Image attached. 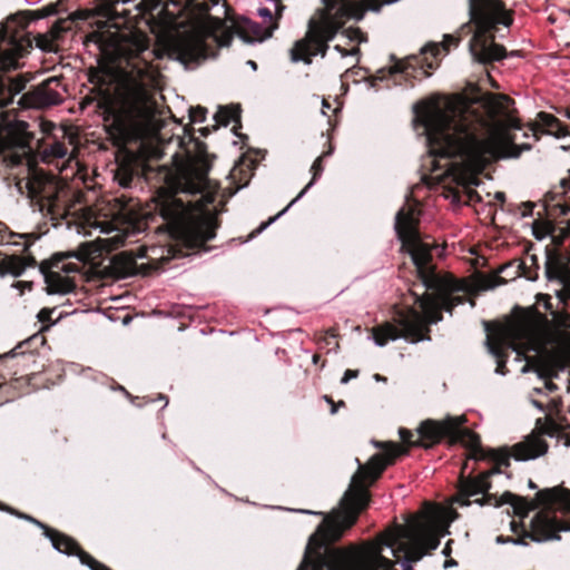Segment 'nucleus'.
Returning <instances> with one entry per match:
<instances>
[{
    "instance_id": "nucleus-1",
    "label": "nucleus",
    "mask_w": 570,
    "mask_h": 570,
    "mask_svg": "<svg viewBox=\"0 0 570 570\" xmlns=\"http://www.w3.org/2000/svg\"><path fill=\"white\" fill-rule=\"evenodd\" d=\"M376 445L383 448V453L373 455L365 465L360 464L341 500L340 509L324 518L311 535L297 570H413V562L439 547L440 538L434 528L422 521L394 525L361 546L345 549L328 546L356 522L370 501L367 488L389 464L405 452L394 442Z\"/></svg>"
},
{
    "instance_id": "nucleus-2",
    "label": "nucleus",
    "mask_w": 570,
    "mask_h": 570,
    "mask_svg": "<svg viewBox=\"0 0 570 570\" xmlns=\"http://www.w3.org/2000/svg\"><path fill=\"white\" fill-rule=\"evenodd\" d=\"M514 101L505 95L485 96L479 108L450 100H428L414 106L416 125L426 136L431 171L458 185L476 184V175L498 158H517L531 148L517 144L520 121Z\"/></svg>"
},
{
    "instance_id": "nucleus-3",
    "label": "nucleus",
    "mask_w": 570,
    "mask_h": 570,
    "mask_svg": "<svg viewBox=\"0 0 570 570\" xmlns=\"http://www.w3.org/2000/svg\"><path fill=\"white\" fill-rule=\"evenodd\" d=\"M419 212L414 205L403 206L395 217V232L402 242V248L406 250L415 266L424 292L419 294L411 289L414 303L420 311L409 307L400 311L395 316L396 324L384 323L372 328V338L377 346H384L390 341L400 337L411 342L429 340V324H435L442 320V311L450 312L456 305L463 304L464 285L449 274L436 271L432 263V250L438 246L434 242L424 240L417 229Z\"/></svg>"
},
{
    "instance_id": "nucleus-4",
    "label": "nucleus",
    "mask_w": 570,
    "mask_h": 570,
    "mask_svg": "<svg viewBox=\"0 0 570 570\" xmlns=\"http://www.w3.org/2000/svg\"><path fill=\"white\" fill-rule=\"evenodd\" d=\"M87 42L95 43L117 65L120 75L117 98L124 120L132 127L150 121L156 109L151 90L159 71L153 65L155 52L148 36L139 30L94 31L87 36Z\"/></svg>"
},
{
    "instance_id": "nucleus-5",
    "label": "nucleus",
    "mask_w": 570,
    "mask_h": 570,
    "mask_svg": "<svg viewBox=\"0 0 570 570\" xmlns=\"http://www.w3.org/2000/svg\"><path fill=\"white\" fill-rule=\"evenodd\" d=\"M465 421L464 415L449 416L442 421L426 420L417 429L415 440H412L414 434L410 430L400 429L399 434L404 443L423 448H430L442 439H449L451 443H461L469 450L468 459L474 461L489 460L495 463V466L481 472L476 476L461 478L459 492L454 499V502L459 505L468 507L476 503L480 507L485 504L500 507L511 504L517 512H527L529 510L527 501L511 492H504L500 499L488 493L491 488L489 478L501 473V465H509L510 455L495 450H484L481 446L479 435L462 426Z\"/></svg>"
},
{
    "instance_id": "nucleus-6",
    "label": "nucleus",
    "mask_w": 570,
    "mask_h": 570,
    "mask_svg": "<svg viewBox=\"0 0 570 570\" xmlns=\"http://www.w3.org/2000/svg\"><path fill=\"white\" fill-rule=\"evenodd\" d=\"M208 170L206 163L184 168L175 193L164 196L158 206L161 217L180 229L190 248H202L215 237L214 219L204 213L205 207L215 200L213 194L205 193L209 184Z\"/></svg>"
},
{
    "instance_id": "nucleus-7",
    "label": "nucleus",
    "mask_w": 570,
    "mask_h": 570,
    "mask_svg": "<svg viewBox=\"0 0 570 570\" xmlns=\"http://www.w3.org/2000/svg\"><path fill=\"white\" fill-rule=\"evenodd\" d=\"M274 2L275 14L269 8H259L258 16L263 19L258 23L247 17H237L232 26L227 27L219 18L207 16L186 32L176 43L178 59L183 62H198L215 57L217 49L228 47L233 36L237 35L244 42H263L271 38L278 28L285 6L279 0Z\"/></svg>"
},
{
    "instance_id": "nucleus-8",
    "label": "nucleus",
    "mask_w": 570,
    "mask_h": 570,
    "mask_svg": "<svg viewBox=\"0 0 570 570\" xmlns=\"http://www.w3.org/2000/svg\"><path fill=\"white\" fill-rule=\"evenodd\" d=\"M324 8L320 9L318 18L308 21L305 37L297 40L291 49L293 62L311 63L312 58L321 55L325 57L328 42L332 41L344 24L345 19L361 20L365 8L362 3L352 0H323Z\"/></svg>"
},
{
    "instance_id": "nucleus-9",
    "label": "nucleus",
    "mask_w": 570,
    "mask_h": 570,
    "mask_svg": "<svg viewBox=\"0 0 570 570\" xmlns=\"http://www.w3.org/2000/svg\"><path fill=\"white\" fill-rule=\"evenodd\" d=\"M470 21L462 31L472 32L469 49L473 59L487 65L504 58V47L494 42L500 26L512 24V17L502 0H468Z\"/></svg>"
},
{
    "instance_id": "nucleus-10",
    "label": "nucleus",
    "mask_w": 570,
    "mask_h": 570,
    "mask_svg": "<svg viewBox=\"0 0 570 570\" xmlns=\"http://www.w3.org/2000/svg\"><path fill=\"white\" fill-rule=\"evenodd\" d=\"M28 20L12 16L0 28V108L12 102L26 82L20 77L7 76L19 68V59L31 48V39L26 33Z\"/></svg>"
},
{
    "instance_id": "nucleus-11",
    "label": "nucleus",
    "mask_w": 570,
    "mask_h": 570,
    "mask_svg": "<svg viewBox=\"0 0 570 570\" xmlns=\"http://www.w3.org/2000/svg\"><path fill=\"white\" fill-rule=\"evenodd\" d=\"M539 504L549 509L538 512L531 521L533 541L560 539L558 532L570 531V491L558 488L546 489L537 493Z\"/></svg>"
},
{
    "instance_id": "nucleus-12",
    "label": "nucleus",
    "mask_w": 570,
    "mask_h": 570,
    "mask_svg": "<svg viewBox=\"0 0 570 570\" xmlns=\"http://www.w3.org/2000/svg\"><path fill=\"white\" fill-rule=\"evenodd\" d=\"M487 345L490 353L497 360L495 372L504 375L507 373V351L513 350L518 356L527 352H539L543 346L541 330L531 322H521L508 328L504 333L489 335Z\"/></svg>"
},
{
    "instance_id": "nucleus-13",
    "label": "nucleus",
    "mask_w": 570,
    "mask_h": 570,
    "mask_svg": "<svg viewBox=\"0 0 570 570\" xmlns=\"http://www.w3.org/2000/svg\"><path fill=\"white\" fill-rule=\"evenodd\" d=\"M76 257L80 263L92 258L90 244H83L77 253L56 254L48 261H42L39 269L45 277L48 294H68L76 287L70 273H80L81 266L78 263H66L67 258Z\"/></svg>"
},
{
    "instance_id": "nucleus-14",
    "label": "nucleus",
    "mask_w": 570,
    "mask_h": 570,
    "mask_svg": "<svg viewBox=\"0 0 570 570\" xmlns=\"http://www.w3.org/2000/svg\"><path fill=\"white\" fill-rule=\"evenodd\" d=\"M463 33H466V31H462V28L460 29L459 36L454 35H445L443 45L440 47L439 45H429L425 46L421 50L420 57H411L406 59L405 61L399 60L396 61L390 69V73H404L406 77L416 76V67H419L420 75L422 77L430 76V70L435 69L438 63L435 61L438 55L443 50L448 52L451 47H456L463 36Z\"/></svg>"
},
{
    "instance_id": "nucleus-15",
    "label": "nucleus",
    "mask_w": 570,
    "mask_h": 570,
    "mask_svg": "<svg viewBox=\"0 0 570 570\" xmlns=\"http://www.w3.org/2000/svg\"><path fill=\"white\" fill-rule=\"evenodd\" d=\"M19 517L29 520L37 524L38 527L45 530V535L50 539L53 548L59 552L66 553L68 556H77L82 564L88 566L91 570H110L105 564L97 561L89 553L83 551L78 543L70 537L60 533L49 527L45 525L40 521L33 519L32 517L19 514Z\"/></svg>"
},
{
    "instance_id": "nucleus-16",
    "label": "nucleus",
    "mask_w": 570,
    "mask_h": 570,
    "mask_svg": "<svg viewBox=\"0 0 570 570\" xmlns=\"http://www.w3.org/2000/svg\"><path fill=\"white\" fill-rule=\"evenodd\" d=\"M28 124L11 111L0 114V140L4 147L23 146L28 142Z\"/></svg>"
},
{
    "instance_id": "nucleus-17",
    "label": "nucleus",
    "mask_w": 570,
    "mask_h": 570,
    "mask_svg": "<svg viewBox=\"0 0 570 570\" xmlns=\"http://www.w3.org/2000/svg\"><path fill=\"white\" fill-rule=\"evenodd\" d=\"M60 87V79L50 77L28 92L27 97L30 105L35 108H46L60 104L62 101V96L59 90Z\"/></svg>"
},
{
    "instance_id": "nucleus-18",
    "label": "nucleus",
    "mask_w": 570,
    "mask_h": 570,
    "mask_svg": "<svg viewBox=\"0 0 570 570\" xmlns=\"http://www.w3.org/2000/svg\"><path fill=\"white\" fill-rule=\"evenodd\" d=\"M512 455L515 460L527 461L543 455L548 451V444L541 432H532L522 442L517 443Z\"/></svg>"
},
{
    "instance_id": "nucleus-19",
    "label": "nucleus",
    "mask_w": 570,
    "mask_h": 570,
    "mask_svg": "<svg viewBox=\"0 0 570 570\" xmlns=\"http://www.w3.org/2000/svg\"><path fill=\"white\" fill-rule=\"evenodd\" d=\"M539 131L553 135L558 138L564 137L568 134L566 127L557 117L543 111L538 114L535 124L523 131L522 137L529 138V132H531L533 139L537 140Z\"/></svg>"
},
{
    "instance_id": "nucleus-20",
    "label": "nucleus",
    "mask_w": 570,
    "mask_h": 570,
    "mask_svg": "<svg viewBox=\"0 0 570 570\" xmlns=\"http://www.w3.org/2000/svg\"><path fill=\"white\" fill-rule=\"evenodd\" d=\"M36 265V259L33 256H16V255H6L0 257V276L12 275L18 277L22 275L27 267H33Z\"/></svg>"
},
{
    "instance_id": "nucleus-21",
    "label": "nucleus",
    "mask_w": 570,
    "mask_h": 570,
    "mask_svg": "<svg viewBox=\"0 0 570 570\" xmlns=\"http://www.w3.org/2000/svg\"><path fill=\"white\" fill-rule=\"evenodd\" d=\"M570 264V254H549L546 262V275L549 279H558L564 283Z\"/></svg>"
},
{
    "instance_id": "nucleus-22",
    "label": "nucleus",
    "mask_w": 570,
    "mask_h": 570,
    "mask_svg": "<svg viewBox=\"0 0 570 570\" xmlns=\"http://www.w3.org/2000/svg\"><path fill=\"white\" fill-rule=\"evenodd\" d=\"M558 389V386L551 381H546L543 383V387H534L532 392L529 394L530 402L540 411H548L549 413L559 411V406L561 401L559 399H550L548 404L544 405L541 401L535 399V395L542 394L543 391L553 392Z\"/></svg>"
},
{
    "instance_id": "nucleus-23",
    "label": "nucleus",
    "mask_w": 570,
    "mask_h": 570,
    "mask_svg": "<svg viewBox=\"0 0 570 570\" xmlns=\"http://www.w3.org/2000/svg\"><path fill=\"white\" fill-rule=\"evenodd\" d=\"M30 238V234L12 233L2 222H0V245L11 244L14 246H20L21 250L26 252L32 244Z\"/></svg>"
},
{
    "instance_id": "nucleus-24",
    "label": "nucleus",
    "mask_w": 570,
    "mask_h": 570,
    "mask_svg": "<svg viewBox=\"0 0 570 570\" xmlns=\"http://www.w3.org/2000/svg\"><path fill=\"white\" fill-rule=\"evenodd\" d=\"M332 154V150H328L326 153H323L321 156H318L315 161L313 163L311 167L312 171V179L311 181L304 187V189L297 195L296 198H294L285 209H283L277 216H281L284 214L295 202H297L299 198L304 196V194L316 183V180L322 176L324 167H323V159Z\"/></svg>"
},
{
    "instance_id": "nucleus-25",
    "label": "nucleus",
    "mask_w": 570,
    "mask_h": 570,
    "mask_svg": "<svg viewBox=\"0 0 570 570\" xmlns=\"http://www.w3.org/2000/svg\"><path fill=\"white\" fill-rule=\"evenodd\" d=\"M159 250L164 252V249L158 248V247L153 246V247L147 248V247L141 246V247L137 248L136 257H139V258L146 257L153 264L154 268H158L159 267V264L157 263L158 259L168 261L169 258L174 257V255H171L170 249H167V256L161 254L158 257L157 254Z\"/></svg>"
},
{
    "instance_id": "nucleus-26",
    "label": "nucleus",
    "mask_w": 570,
    "mask_h": 570,
    "mask_svg": "<svg viewBox=\"0 0 570 570\" xmlns=\"http://www.w3.org/2000/svg\"><path fill=\"white\" fill-rule=\"evenodd\" d=\"M68 155L67 146L61 141H55L42 150V160L52 161L53 159H62Z\"/></svg>"
},
{
    "instance_id": "nucleus-27",
    "label": "nucleus",
    "mask_w": 570,
    "mask_h": 570,
    "mask_svg": "<svg viewBox=\"0 0 570 570\" xmlns=\"http://www.w3.org/2000/svg\"><path fill=\"white\" fill-rule=\"evenodd\" d=\"M239 109L237 107H220L214 118L218 125L227 126L232 121L239 119Z\"/></svg>"
},
{
    "instance_id": "nucleus-28",
    "label": "nucleus",
    "mask_w": 570,
    "mask_h": 570,
    "mask_svg": "<svg viewBox=\"0 0 570 570\" xmlns=\"http://www.w3.org/2000/svg\"><path fill=\"white\" fill-rule=\"evenodd\" d=\"M132 177L134 170L126 165H120L115 174V179L121 187H128L132 180Z\"/></svg>"
},
{
    "instance_id": "nucleus-29",
    "label": "nucleus",
    "mask_w": 570,
    "mask_h": 570,
    "mask_svg": "<svg viewBox=\"0 0 570 570\" xmlns=\"http://www.w3.org/2000/svg\"><path fill=\"white\" fill-rule=\"evenodd\" d=\"M521 268H522V263L512 262L508 265L502 266L500 269V273H505L508 276H510L511 279H514L521 275L525 276L528 279H534V277L521 272Z\"/></svg>"
},
{
    "instance_id": "nucleus-30",
    "label": "nucleus",
    "mask_w": 570,
    "mask_h": 570,
    "mask_svg": "<svg viewBox=\"0 0 570 570\" xmlns=\"http://www.w3.org/2000/svg\"><path fill=\"white\" fill-rule=\"evenodd\" d=\"M343 35L351 41H357L358 43L366 41V37L362 33L358 28H348L343 31Z\"/></svg>"
},
{
    "instance_id": "nucleus-31",
    "label": "nucleus",
    "mask_w": 570,
    "mask_h": 570,
    "mask_svg": "<svg viewBox=\"0 0 570 570\" xmlns=\"http://www.w3.org/2000/svg\"><path fill=\"white\" fill-rule=\"evenodd\" d=\"M206 112H207L206 108H203V107L190 108L189 117H190L191 122L205 121Z\"/></svg>"
},
{
    "instance_id": "nucleus-32",
    "label": "nucleus",
    "mask_w": 570,
    "mask_h": 570,
    "mask_svg": "<svg viewBox=\"0 0 570 570\" xmlns=\"http://www.w3.org/2000/svg\"><path fill=\"white\" fill-rule=\"evenodd\" d=\"M126 235L117 233L115 236L107 238L106 242L110 244L112 248H118L125 244Z\"/></svg>"
},
{
    "instance_id": "nucleus-33",
    "label": "nucleus",
    "mask_w": 570,
    "mask_h": 570,
    "mask_svg": "<svg viewBox=\"0 0 570 570\" xmlns=\"http://www.w3.org/2000/svg\"><path fill=\"white\" fill-rule=\"evenodd\" d=\"M539 306H542L547 311L552 309L551 297L549 295L540 294L537 301Z\"/></svg>"
},
{
    "instance_id": "nucleus-34",
    "label": "nucleus",
    "mask_w": 570,
    "mask_h": 570,
    "mask_svg": "<svg viewBox=\"0 0 570 570\" xmlns=\"http://www.w3.org/2000/svg\"><path fill=\"white\" fill-rule=\"evenodd\" d=\"M558 297L562 303L570 301V282L563 284V288L558 293Z\"/></svg>"
},
{
    "instance_id": "nucleus-35",
    "label": "nucleus",
    "mask_w": 570,
    "mask_h": 570,
    "mask_svg": "<svg viewBox=\"0 0 570 570\" xmlns=\"http://www.w3.org/2000/svg\"><path fill=\"white\" fill-rule=\"evenodd\" d=\"M334 49L341 53L342 57H347V56H357L360 55V48L355 47L351 50H346L344 49L343 47H341L340 45H336L334 47Z\"/></svg>"
},
{
    "instance_id": "nucleus-36",
    "label": "nucleus",
    "mask_w": 570,
    "mask_h": 570,
    "mask_svg": "<svg viewBox=\"0 0 570 570\" xmlns=\"http://www.w3.org/2000/svg\"><path fill=\"white\" fill-rule=\"evenodd\" d=\"M551 314L553 316V318L558 322L559 325L561 326H567L568 322H569V316L568 315H558L556 312L551 311Z\"/></svg>"
},
{
    "instance_id": "nucleus-37",
    "label": "nucleus",
    "mask_w": 570,
    "mask_h": 570,
    "mask_svg": "<svg viewBox=\"0 0 570 570\" xmlns=\"http://www.w3.org/2000/svg\"><path fill=\"white\" fill-rule=\"evenodd\" d=\"M358 375V372L357 371H354V370H346L341 382L343 384H346L351 379H355L357 377Z\"/></svg>"
},
{
    "instance_id": "nucleus-38",
    "label": "nucleus",
    "mask_w": 570,
    "mask_h": 570,
    "mask_svg": "<svg viewBox=\"0 0 570 570\" xmlns=\"http://www.w3.org/2000/svg\"><path fill=\"white\" fill-rule=\"evenodd\" d=\"M497 542L498 543L512 542L514 544H522L523 543L522 539H520V538H518V539H514V538H503L502 535L497 537Z\"/></svg>"
},
{
    "instance_id": "nucleus-39",
    "label": "nucleus",
    "mask_w": 570,
    "mask_h": 570,
    "mask_svg": "<svg viewBox=\"0 0 570 570\" xmlns=\"http://www.w3.org/2000/svg\"><path fill=\"white\" fill-rule=\"evenodd\" d=\"M50 312L48 309H41L39 313V318L43 321L46 317H48Z\"/></svg>"
},
{
    "instance_id": "nucleus-40",
    "label": "nucleus",
    "mask_w": 570,
    "mask_h": 570,
    "mask_svg": "<svg viewBox=\"0 0 570 570\" xmlns=\"http://www.w3.org/2000/svg\"><path fill=\"white\" fill-rule=\"evenodd\" d=\"M551 425H552V428L550 429V431H547V433H549V434H552V432H553L554 430H558V429H560V428H561V425H560V424H557V423H554V422H551Z\"/></svg>"
},
{
    "instance_id": "nucleus-41",
    "label": "nucleus",
    "mask_w": 570,
    "mask_h": 570,
    "mask_svg": "<svg viewBox=\"0 0 570 570\" xmlns=\"http://www.w3.org/2000/svg\"><path fill=\"white\" fill-rule=\"evenodd\" d=\"M455 564H456V562L453 559L446 560L444 562V568H449V567H452V566H455Z\"/></svg>"
},
{
    "instance_id": "nucleus-42",
    "label": "nucleus",
    "mask_w": 570,
    "mask_h": 570,
    "mask_svg": "<svg viewBox=\"0 0 570 570\" xmlns=\"http://www.w3.org/2000/svg\"><path fill=\"white\" fill-rule=\"evenodd\" d=\"M495 198H497L498 200L503 202V200H504V194H503V193H501V191H498V193L495 194Z\"/></svg>"
},
{
    "instance_id": "nucleus-43",
    "label": "nucleus",
    "mask_w": 570,
    "mask_h": 570,
    "mask_svg": "<svg viewBox=\"0 0 570 570\" xmlns=\"http://www.w3.org/2000/svg\"><path fill=\"white\" fill-rule=\"evenodd\" d=\"M569 199H570V196H569ZM562 213H563L564 215H567L568 213H570V204H566V205H564V207H563V209H562Z\"/></svg>"
},
{
    "instance_id": "nucleus-44",
    "label": "nucleus",
    "mask_w": 570,
    "mask_h": 570,
    "mask_svg": "<svg viewBox=\"0 0 570 570\" xmlns=\"http://www.w3.org/2000/svg\"><path fill=\"white\" fill-rule=\"evenodd\" d=\"M16 355H17V352H16V348H14V350L10 351L9 353H7L6 355H3V357H8V356L13 357Z\"/></svg>"
},
{
    "instance_id": "nucleus-45",
    "label": "nucleus",
    "mask_w": 570,
    "mask_h": 570,
    "mask_svg": "<svg viewBox=\"0 0 570 570\" xmlns=\"http://www.w3.org/2000/svg\"><path fill=\"white\" fill-rule=\"evenodd\" d=\"M275 219H276V217L271 218V219H269V222H267V223H264V224L261 226L259 230L264 229L268 224H271V223H272V222H274Z\"/></svg>"
},
{
    "instance_id": "nucleus-46",
    "label": "nucleus",
    "mask_w": 570,
    "mask_h": 570,
    "mask_svg": "<svg viewBox=\"0 0 570 570\" xmlns=\"http://www.w3.org/2000/svg\"><path fill=\"white\" fill-rule=\"evenodd\" d=\"M247 63H248V65H249V67H252L254 70L257 68L256 62H255V61H253V60H248V62H247Z\"/></svg>"
},
{
    "instance_id": "nucleus-47",
    "label": "nucleus",
    "mask_w": 570,
    "mask_h": 570,
    "mask_svg": "<svg viewBox=\"0 0 570 570\" xmlns=\"http://www.w3.org/2000/svg\"><path fill=\"white\" fill-rule=\"evenodd\" d=\"M202 9H203V10H208V9H209V4H208L206 1H204V2L202 3Z\"/></svg>"
},
{
    "instance_id": "nucleus-48",
    "label": "nucleus",
    "mask_w": 570,
    "mask_h": 570,
    "mask_svg": "<svg viewBox=\"0 0 570 570\" xmlns=\"http://www.w3.org/2000/svg\"><path fill=\"white\" fill-rule=\"evenodd\" d=\"M529 488L537 489V484L532 480H529Z\"/></svg>"
},
{
    "instance_id": "nucleus-49",
    "label": "nucleus",
    "mask_w": 570,
    "mask_h": 570,
    "mask_svg": "<svg viewBox=\"0 0 570 570\" xmlns=\"http://www.w3.org/2000/svg\"><path fill=\"white\" fill-rule=\"evenodd\" d=\"M567 390L568 392H570V374H569V377L567 379Z\"/></svg>"
},
{
    "instance_id": "nucleus-50",
    "label": "nucleus",
    "mask_w": 570,
    "mask_h": 570,
    "mask_svg": "<svg viewBox=\"0 0 570 570\" xmlns=\"http://www.w3.org/2000/svg\"><path fill=\"white\" fill-rule=\"evenodd\" d=\"M336 411H337V410H336V406H335V405H333V406H332V410H331V413H332V414H334V413H336Z\"/></svg>"
},
{
    "instance_id": "nucleus-51",
    "label": "nucleus",
    "mask_w": 570,
    "mask_h": 570,
    "mask_svg": "<svg viewBox=\"0 0 570 570\" xmlns=\"http://www.w3.org/2000/svg\"><path fill=\"white\" fill-rule=\"evenodd\" d=\"M210 2H212L213 6H216L218 3L217 0H210Z\"/></svg>"
},
{
    "instance_id": "nucleus-52",
    "label": "nucleus",
    "mask_w": 570,
    "mask_h": 570,
    "mask_svg": "<svg viewBox=\"0 0 570 570\" xmlns=\"http://www.w3.org/2000/svg\"><path fill=\"white\" fill-rule=\"evenodd\" d=\"M383 72H384L383 70H380V71H379V73H382V76H380V78H381V79H383V78H384Z\"/></svg>"
},
{
    "instance_id": "nucleus-53",
    "label": "nucleus",
    "mask_w": 570,
    "mask_h": 570,
    "mask_svg": "<svg viewBox=\"0 0 570 570\" xmlns=\"http://www.w3.org/2000/svg\"><path fill=\"white\" fill-rule=\"evenodd\" d=\"M505 282H507L505 279H503L502 277H500V284H503V283H505Z\"/></svg>"
},
{
    "instance_id": "nucleus-54",
    "label": "nucleus",
    "mask_w": 570,
    "mask_h": 570,
    "mask_svg": "<svg viewBox=\"0 0 570 570\" xmlns=\"http://www.w3.org/2000/svg\"><path fill=\"white\" fill-rule=\"evenodd\" d=\"M302 512H304V513H312V511H308V510H303Z\"/></svg>"
},
{
    "instance_id": "nucleus-55",
    "label": "nucleus",
    "mask_w": 570,
    "mask_h": 570,
    "mask_svg": "<svg viewBox=\"0 0 570 570\" xmlns=\"http://www.w3.org/2000/svg\"><path fill=\"white\" fill-rule=\"evenodd\" d=\"M323 106H324V108L328 107V105L325 101L323 102Z\"/></svg>"
},
{
    "instance_id": "nucleus-56",
    "label": "nucleus",
    "mask_w": 570,
    "mask_h": 570,
    "mask_svg": "<svg viewBox=\"0 0 570 570\" xmlns=\"http://www.w3.org/2000/svg\"><path fill=\"white\" fill-rule=\"evenodd\" d=\"M323 106H324V108L328 107V105L325 101L323 102Z\"/></svg>"
},
{
    "instance_id": "nucleus-57",
    "label": "nucleus",
    "mask_w": 570,
    "mask_h": 570,
    "mask_svg": "<svg viewBox=\"0 0 570 570\" xmlns=\"http://www.w3.org/2000/svg\"><path fill=\"white\" fill-rule=\"evenodd\" d=\"M562 148H563L564 150H570V147H564V146H563Z\"/></svg>"
},
{
    "instance_id": "nucleus-58",
    "label": "nucleus",
    "mask_w": 570,
    "mask_h": 570,
    "mask_svg": "<svg viewBox=\"0 0 570 570\" xmlns=\"http://www.w3.org/2000/svg\"><path fill=\"white\" fill-rule=\"evenodd\" d=\"M568 118L570 119V111L568 112Z\"/></svg>"
}]
</instances>
